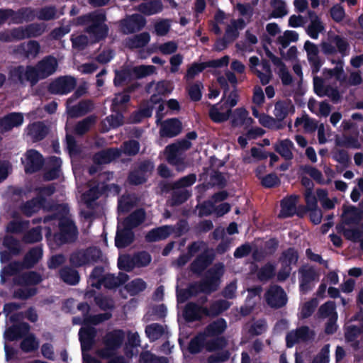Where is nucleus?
<instances>
[{
  "instance_id": "1",
  "label": "nucleus",
  "mask_w": 363,
  "mask_h": 363,
  "mask_svg": "<svg viewBox=\"0 0 363 363\" xmlns=\"http://www.w3.org/2000/svg\"><path fill=\"white\" fill-rule=\"evenodd\" d=\"M106 21V16L102 10L79 16L75 19L76 25L86 26L84 31L95 43L104 40L108 36L109 29Z\"/></svg>"
},
{
  "instance_id": "2",
  "label": "nucleus",
  "mask_w": 363,
  "mask_h": 363,
  "mask_svg": "<svg viewBox=\"0 0 363 363\" xmlns=\"http://www.w3.org/2000/svg\"><path fill=\"white\" fill-rule=\"evenodd\" d=\"M224 273V265L223 263H217L213 267L207 270L204 279L199 281L191 283L187 289L189 295L197 296L200 293L211 294L218 290L220 285V277Z\"/></svg>"
},
{
  "instance_id": "3",
  "label": "nucleus",
  "mask_w": 363,
  "mask_h": 363,
  "mask_svg": "<svg viewBox=\"0 0 363 363\" xmlns=\"http://www.w3.org/2000/svg\"><path fill=\"white\" fill-rule=\"evenodd\" d=\"M102 251L97 247H89L79 249L72 252L69 257V262L73 267H82L97 263L101 260Z\"/></svg>"
},
{
  "instance_id": "4",
  "label": "nucleus",
  "mask_w": 363,
  "mask_h": 363,
  "mask_svg": "<svg viewBox=\"0 0 363 363\" xmlns=\"http://www.w3.org/2000/svg\"><path fill=\"white\" fill-rule=\"evenodd\" d=\"M108 180H109V172H104L89 181L90 188L83 194L84 202L88 207L108 191V186L106 184Z\"/></svg>"
},
{
  "instance_id": "5",
  "label": "nucleus",
  "mask_w": 363,
  "mask_h": 363,
  "mask_svg": "<svg viewBox=\"0 0 363 363\" xmlns=\"http://www.w3.org/2000/svg\"><path fill=\"white\" fill-rule=\"evenodd\" d=\"M59 232L55 233L53 239L59 245L74 242L78 230L74 222L66 216H61L58 221Z\"/></svg>"
},
{
  "instance_id": "6",
  "label": "nucleus",
  "mask_w": 363,
  "mask_h": 363,
  "mask_svg": "<svg viewBox=\"0 0 363 363\" xmlns=\"http://www.w3.org/2000/svg\"><path fill=\"white\" fill-rule=\"evenodd\" d=\"M124 337L125 334L123 330L108 332L104 337V347L99 350V356L103 359L111 358L114 352L121 347Z\"/></svg>"
},
{
  "instance_id": "7",
  "label": "nucleus",
  "mask_w": 363,
  "mask_h": 363,
  "mask_svg": "<svg viewBox=\"0 0 363 363\" xmlns=\"http://www.w3.org/2000/svg\"><path fill=\"white\" fill-rule=\"evenodd\" d=\"M33 65H18L9 71V80L13 84L25 86L28 82L33 86L36 84L34 78L35 72Z\"/></svg>"
},
{
  "instance_id": "8",
  "label": "nucleus",
  "mask_w": 363,
  "mask_h": 363,
  "mask_svg": "<svg viewBox=\"0 0 363 363\" xmlns=\"http://www.w3.org/2000/svg\"><path fill=\"white\" fill-rule=\"evenodd\" d=\"M57 60L52 55H47L38 61L35 66H33L35 83L52 75L57 70Z\"/></svg>"
},
{
  "instance_id": "9",
  "label": "nucleus",
  "mask_w": 363,
  "mask_h": 363,
  "mask_svg": "<svg viewBox=\"0 0 363 363\" xmlns=\"http://www.w3.org/2000/svg\"><path fill=\"white\" fill-rule=\"evenodd\" d=\"M77 86V80L72 76H61L51 82L48 91L51 94L66 95L72 91Z\"/></svg>"
},
{
  "instance_id": "10",
  "label": "nucleus",
  "mask_w": 363,
  "mask_h": 363,
  "mask_svg": "<svg viewBox=\"0 0 363 363\" xmlns=\"http://www.w3.org/2000/svg\"><path fill=\"white\" fill-rule=\"evenodd\" d=\"M265 301L272 308L279 309L287 303V296L284 289L279 285H272L264 294Z\"/></svg>"
},
{
  "instance_id": "11",
  "label": "nucleus",
  "mask_w": 363,
  "mask_h": 363,
  "mask_svg": "<svg viewBox=\"0 0 363 363\" xmlns=\"http://www.w3.org/2000/svg\"><path fill=\"white\" fill-rule=\"evenodd\" d=\"M216 254L211 248L206 247L189 265L190 271L196 275H201L214 261Z\"/></svg>"
},
{
  "instance_id": "12",
  "label": "nucleus",
  "mask_w": 363,
  "mask_h": 363,
  "mask_svg": "<svg viewBox=\"0 0 363 363\" xmlns=\"http://www.w3.org/2000/svg\"><path fill=\"white\" fill-rule=\"evenodd\" d=\"M46 29V25L43 23H33L26 26L14 28V36L18 40L38 38L42 35Z\"/></svg>"
},
{
  "instance_id": "13",
  "label": "nucleus",
  "mask_w": 363,
  "mask_h": 363,
  "mask_svg": "<svg viewBox=\"0 0 363 363\" xmlns=\"http://www.w3.org/2000/svg\"><path fill=\"white\" fill-rule=\"evenodd\" d=\"M145 24L146 20L142 15L134 13L120 21V29L124 34H131L141 30Z\"/></svg>"
},
{
  "instance_id": "14",
  "label": "nucleus",
  "mask_w": 363,
  "mask_h": 363,
  "mask_svg": "<svg viewBox=\"0 0 363 363\" xmlns=\"http://www.w3.org/2000/svg\"><path fill=\"white\" fill-rule=\"evenodd\" d=\"M313 333L309 327L303 325L296 330H291L286 335V345L288 348L293 347L299 342H307L311 339Z\"/></svg>"
},
{
  "instance_id": "15",
  "label": "nucleus",
  "mask_w": 363,
  "mask_h": 363,
  "mask_svg": "<svg viewBox=\"0 0 363 363\" xmlns=\"http://www.w3.org/2000/svg\"><path fill=\"white\" fill-rule=\"evenodd\" d=\"M23 163L25 172L30 174L38 172L42 169L44 159L38 151L30 149L26 152V161Z\"/></svg>"
},
{
  "instance_id": "16",
  "label": "nucleus",
  "mask_w": 363,
  "mask_h": 363,
  "mask_svg": "<svg viewBox=\"0 0 363 363\" xmlns=\"http://www.w3.org/2000/svg\"><path fill=\"white\" fill-rule=\"evenodd\" d=\"M304 49L307 54V59L311 65V72L313 74H316L324 62L318 55V47L315 43L306 40L304 43Z\"/></svg>"
},
{
  "instance_id": "17",
  "label": "nucleus",
  "mask_w": 363,
  "mask_h": 363,
  "mask_svg": "<svg viewBox=\"0 0 363 363\" xmlns=\"http://www.w3.org/2000/svg\"><path fill=\"white\" fill-rule=\"evenodd\" d=\"M23 121V115L20 112H11L0 117V133L4 134L21 126Z\"/></svg>"
},
{
  "instance_id": "18",
  "label": "nucleus",
  "mask_w": 363,
  "mask_h": 363,
  "mask_svg": "<svg viewBox=\"0 0 363 363\" xmlns=\"http://www.w3.org/2000/svg\"><path fill=\"white\" fill-rule=\"evenodd\" d=\"M231 113V108L225 104V100L222 98L219 103L211 106L208 114L214 123H220L228 121Z\"/></svg>"
},
{
  "instance_id": "19",
  "label": "nucleus",
  "mask_w": 363,
  "mask_h": 363,
  "mask_svg": "<svg viewBox=\"0 0 363 363\" xmlns=\"http://www.w3.org/2000/svg\"><path fill=\"white\" fill-rule=\"evenodd\" d=\"M182 130V123L177 118H172L164 120L160 129V135L162 138H172L177 136Z\"/></svg>"
},
{
  "instance_id": "20",
  "label": "nucleus",
  "mask_w": 363,
  "mask_h": 363,
  "mask_svg": "<svg viewBox=\"0 0 363 363\" xmlns=\"http://www.w3.org/2000/svg\"><path fill=\"white\" fill-rule=\"evenodd\" d=\"M30 326L26 322H21L9 327L5 333L4 337L6 340L12 342L23 338L30 332Z\"/></svg>"
},
{
  "instance_id": "21",
  "label": "nucleus",
  "mask_w": 363,
  "mask_h": 363,
  "mask_svg": "<svg viewBox=\"0 0 363 363\" xmlns=\"http://www.w3.org/2000/svg\"><path fill=\"white\" fill-rule=\"evenodd\" d=\"M86 325V327L81 328L79 331V340L82 351H89L91 350L96 336V328L89 325Z\"/></svg>"
},
{
  "instance_id": "22",
  "label": "nucleus",
  "mask_w": 363,
  "mask_h": 363,
  "mask_svg": "<svg viewBox=\"0 0 363 363\" xmlns=\"http://www.w3.org/2000/svg\"><path fill=\"white\" fill-rule=\"evenodd\" d=\"M295 113V106L290 99L279 100L274 104V115L279 123H284V120Z\"/></svg>"
},
{
  "instance_id": "23",
  "label": "nucleus",
  "mask_w": 363,
  "mask_h": 363,
  "mask_svg": "<svg viewBox=\"0 0 363 363\" xmlns=\"http://www.w3.org/2000/svg\"><path fill=\"white\" fill-rule=\"evenodd\" d=\"M207 307L198 305L194 302L188 303L184 309V318L188 323L201 320L202 315L206 316Z\"/></svg>"
},
{
  "instance_id": "24",
  "label": "nucleus",
  "mask_w": 363,
  "mask_h": 363,
  "mask_svg": "<svg viewBox=\"0 0 363 363\" xmlns=\"http://www.w3.org/2000/svg\"><path fill=\"white\" fill-rule=\"evenodd\" d=\"M121 152L118 148H108L97 152L93 157L94 163L96 164H106L120 157Z\"/></svg>"
},
{
  "instance_id": "25",
  "label": "nucleus",
  "mask_w": 363,
  "mask_h": 363,
  "mask_svg": "<svg viewBox=\"0 0 363 363\" xmlns=\"http://www.w3.org/2000/svg\"><path fill=\"white\" fill-rule=\"evenodd\" d=\"M46 199L42 196H37L27 201L21 206V213L26 217H30L37 213L44 206Z\"/></svg>"
},
{
  "instance_id": "26",
  "label": "nucleus",
  "mask_w": 363,
  "mask_h": 363,
  "mask_svg": "<svg viewBox=\"0 0 363 363\" xmlns=\"http://www.w3.org/2000/svg\"><path fill=\"white\" fill-rule=\"evenodd\" d=\"M42 281L43 278L41 274L35 271L23 272L13 279V283L18 286L38 285Z\"/></svg>"
},
{
  "instance_id": "27",
  "label": "nucleus",
  "mask_w": 363,
  "mask_h": 363,
  "mask_svg": "<svg viewBox=\"0 0 363 363\" xmlns=\"http://www.w3.org/2000/svg\"><path fill=\"white\" fill-rule=\"evenodd\" d=\"M172 234L170 225H162L150 230L145 235V240L148 242H154L167 239Z\"/></svg>"
},
{
  "instance_id": "28",
  "label": "nucleus",
  "mask_w": 363,
  "mask_h": 363,
  "mask_svg": "<svg viewBox=\"0 0 363 363\" xmlns=\"http://www.w3.org/2000/svg\"><path fill=\"white\" fill-rule=\"evenodd\" d=\"M135 240L133 230H128L118 227L115 237V245L118 249H122L130 245Z\"/></svg>"
},
{
  "instance_id": "29",
  "label": "nucleus",
  "mask_w": 363,
  "mask_h": 363,
  "mask_svg": "<svg viewBox=\"0 0 363 363\" xmlns=\"http://www.w3.org/2000/svg\"><path fill=\"white\" fill-rule=\"evenodd\" d=\"M60 279L70 286L77 285L80 281L79 272L72 266H64L59 271Z\"/></svg>"
},
{
  "instance_id": "30",
  "label": "nucleus",
  "mask_w": 363,
  "mask_h": 363,
  "mask_svg": "<svg viewBox=\"0 0 363 363\" xmlns=\"http://www.w3.org/2000/svg\"><path fill=\"white\" fill-rule=\"evenodd\" d=\"M43 251L41 247L35 246L30 249L24 255L23 265L26 269L33 268L42 259Z\"/></svg>"
},
{
  "instance_id": "31",
  "label": "nucleus",
  "mask_w": 363,
  "mask_h": 363,
  "mask_svg": "<svg viewBox=\"0 0 363 363\" xmlns=\"http://www.w3.org/2000/svg\"><path fill=\"white\" fill-rule=\"evenodd\" d=\"M27 128L28 134L35 142L43 140L48 134V128L42 121L29 124Z\"/></svg>"
},
{
  "instance_id": "32",
  "label": "nucleus",
  "mask_w": 363,
  "mask_h": 363,
  "mask_svg": "<svg viewBox=\"0 0 363 363\" xmlns=\"http://www.w3.org/2000/svg\"><path fill=\"white\" fill-rule=\"evenodd\" d=\"M298 196L291 195L281 201V213L284 218H290L295 215Z\"/></svg>"
},
{
  "instance_id": "33",
  "label": "nucleus",
  "mask_w": 363,
  "mask_h": 363,
  "mask_svg": "<svg viewBox=\"0 0 363 363\" xmlns=\"http://www.w3.org/2000/svg\"><path fill=\"white\" fill-rule=\"evenodd\" d=\"M163 9V4L160 0H151L141 3L138 6L137 10L145 16H151L160 13Z\"/></svg>"
},
{
  "instance_id": "34",
  "label": "nucleus",
  "mask_w": 363,
  "mask_h": 363,
  "mask_svg": "<svg viewBox=\"0 0 363 363\" xmlns=\"http://www.w3.org/2000/svg\"><path fill=\"white\" fill-rule=\"evenodd\" d=\"M226 328V320L223 318H219L218 319L209 323L206 327L204 333L206 334V336L207 335L209 337H218L220 335L224 333Z\"/></svg>"
},
{
  "instance_id": "35",
  "label": "nucleus",
  "mask_w": 363,
  "mask_h": 363,
  "mask_svg": "<svg viewBox=\"0 0 363 363\" xmlns=\"http://www.w3.org/2000/svg\"><path fill=\"white\" fill-rule=\"evenodd\" d=\"M92 109V103L89 100H83L69 108L68 114L71 118L85 116Z\"/></svg>"
},
{
  "instance_id": "36",
  "label": "nucleus",
  "mask_w": 363,
  "mask_h": 363,
  "mask_svg": "<svg viewBox=\"0 0 363 363\" xmlns=\"http://www.w3.org/2000/svg\"><path fill=\"white\" fill-rule=\"evenodd\" d=\"M39 348V340L34 333H28L20 343V349L24 353L35 352Z\"/></svg>"
},
{
  "instance_id": "37",
  "label": "nucleus",
  "mask_w": 363,
  "mask_h": 363,
  "mask_svg": "<svg viewBox=\"0 0 363 363\" xmlns=\"http://www.w3.org/2000/svg\"><path fill=\"white\" fill-rule=\"evenodd\" d=\"M298 258V250L294 247H290L281 253L279 261L281 264L291 267L297 264Z\"/></svg>"
},
{
  "instance_id": "38",
  "label": "nucleus",
  "mask_w": 363,
  "mask_h": 363,
  "mask_svg": "<svg viewBox=\"0 0 363 363\" xmlns=\"http://www.w3.org/2000/svg\"><path fill=\"white\" fill-rule=\"evenodd\" d=\"M335 144L337 147L361 149L362 145L358 138L352 135H342L341 137L337 135L335 140Z\"/></svg>"
},
{
  "instance_id": "39",
  "label": "nucleus",
  "mask_w": 363,
  "mask_h": 363,
  "mask_svg": "<svg viewBox=\"0 0 363 363\" xmlns=\"http://www.w3.org/2000/svg\"><path fill=\"white\" fill-rule=\"evenodd\" d=\"M206 334L200 333L194 336L189 342L188 351L191 354H196L206 349Z\"/></svg>"
},
{
  "instance_id": "40",
  "label": "nucleus",
  "mask_w": 363,
  "mask_h": 363,
  "mask_svg": "<svg viewBox=\"0 0 363 363\" xmlns=\"http://www.w3.org/2000/svg\"><path fill=\"white\" fill-rule=\"evenodd\" d=\"M230 306V303L226 300L220 299L213 301L207 308L206 316L216 317L227 311Z\"/></svg>"
},
{
  "instance_id": "41",
  "label": "nucleus",
  "mask_w": 363,
  "mask_h": 363,
  "mask_svg": "<svg viewBox=\"0 0 363 363\" xmlns=\"http://www.w3.org/2000/svg\"><path fill=\"white\" fill-rule=\"evenodd\" d=\"M152 106L140 107L138 110L135 111L131 113L130 119L133 123H140L145 118H148L152 116Z\"/></svg>"
},
{
  "instance_id": "42",
  "label": "nucleus",
  "mask_w": 363,
  "mask_h": 363,
  "mask_svg": "<svg viewBox=\"0 0 363 363\" xmlns=\"http://www.w3.org/2000/svg\"><path fill=\"white\" fill-rule=\"evenodd\" d=\"M145 332L149 340L153 342L163 336L164 328L160 323H152L145 327Z\"/></svg>"
},
{
  "instance_id": "43",
  "label": "nucleus",
  "mask_w": 363,
  "mask_h": 363,
  "mask_svg": "<svg viewBox=\"0 0 363 363\" xmlns=\"http://www.w3.org/2000/svg\"><path fill=\"white\" fill-rule=\"evenodd\" d=\"M91 286L96 289H100L101 286L108 289H113L118 287V284L117 283L116 277L114 274H108L104 276L103 279L99 281H92Z\"/></svg>"
},
{
  "instance_id": "44",
  "label": "nucleus",
  "mask_w": 363,
  "mask_h": 363,
  "mask_svg": "<svg viewBox=\"0 0 363 363\" xmlns=\"http://www.w3.org/2000/svg\"><path fill=\"white\" fill-rule=\"evenodd\" d=\"M50 162L52 163V167L50 168L44 175L45 179L48 181H52L59 178L62 164L61 159L55 156L51 157Z\"/></svg>"
},
{
  "instance_id": "45",
  "label": "nucleus",
  "mask_w": 363,
  "mask_h": 363,
  "mask_svg": "<svg viewBox=\"0 0 363 363\" xmlns=\"http://www.w3.org/2000/svg\"><path fill=\"white\" fill-rule=\"evenodd\" d=\"M150 40V35L147 32H143L130 38L128 45L130 48H141L145 47Z\"/></svg>"
},
{
  "instance_id": "46",
  "label": "nucleus",
  "mask_w": 363,
  "mask_h": 363,
  "mask_svg": "<svg viewBox=\"0 0 363 363\" xmlns=\"http://www.w3.org/2000/svg\"><path fill=\"white\" fill-rule=\"evenodd\" d=\"M96 122L95 116H89L83 120L77 122L74 127V133L78 135H83L86 133L91 128V127Z\"/></svg>"
},
{
  "instance_id": "47",
  "label": "nucleus",
  "mask_w": 363,
  "mask_h": 363,
  "mask_svg": "<svg viewBox=\"0 0 363 363\" xmlns=\"http://www.w3.org/2000/svg\"><path fill=\"white\" fill-rule=\"evenodd\" d=\"M167 153V159L169 164L173 165H182L184 162V160L179 155L177 147L175 144H170L166 147Z\"/></svg>"
},
{
  "instance_id": "48",
  "label": "nucleus",
  "mask_w": 363,
  "mask_h": 363,
  "mask_svg": "<svg viewBox=\"0 0 363 363\" xmlns=\"http://www.w3.org/2000/svg\"><path fill=\"white\" fill-rule=\"evenodd\" d=\"M276 265L267 262L263 265L257 272V278L261 281H267L275 276Z\"/></svg>"
},
{
  "instance_id": "49",
  "label": "nucleus",
  "mask_w": 363,
  "mask_h": 363,
  "mask_svg": "<svg viewBox=\"0 0 363 363\" xmlns=\"http://www.w3.org/2000/svg\"><path fill=\"white\" fill-rule=\"evenodd\" d=\"M191 196V191L186 189H174L172 192L171 205L178 206L186 202Z\"/></svg>"
},
{
  "instance_id": "50",
  "label": "nucleus",
  "mask_w": 363,
  "mask_h": 363,
  "mask_svg": "<svg viewBox=\"0 0 363 363\" xmlns=\"http://www.w3.org/2000/svg\"><path fill=\"white\" fill-rule=\"evenodd\" d=\"M259 122L262 126L269 129L281 130L285 126L284 123H279L275 117L265 113L260 115Z\"/></svg>"
},
{
  "instance_id": "51",
  "label": "nucleus",
  "mask_w": 363,
  "mask_h": 363,
  "mask_svg": "<svg viewBox=\"0 0 363 363\" xmlns=\"http://www.w3.org/2000/svg\"><path fill=\"white\" fill-rule=\"evenodd\" d=\"M294 147V143L289 139L281 140L279 146L275 147V150L286 160H291L293 153L291 149Z\"/></svg>"
},
{
  "instance_id": "52",
  "label": "nucleus",
  "mask_w": 363,
  "mask_h": 363,
  "mask_svg": "<svg viewBox=\"0 0 363 363\" xmlns=\"http://www.w3.org/2000/svg\"><path fill=\"white\" fill-rule=\"evenodd\" d=\"M228 345L227 340L223 336H218L213 339L206 340V350L209 352L220 351Z\"/></svg>"
},
{
  "instance_id": "53",
  "label": "nucleus",
  "mask_w": 363,
  "mask_h": 363,
  "mask_svg": "<svg viewBox=\"0 0 363 363\" xmlns=\"http://www.w3.org/2000/svg\"><path fill=\"white\" fill-rule=\"evenodd\" d=\"M337 232H342L344 237L352 242H357L360 240L363 232L358 228H345L342 225H337Z\"/></svg>"
},
{
  "instance_id": "54",
  "label": "nucleus",
  "mask_w": 363,
  "mask_h": 363,
  "mask_svg": "<svg viewBox=\"0 0 363 363\" xmlns=\"http://www.w3.org/2000/svg\"><path fill=\"white\" fill-rule=\"evenodd\" d=\"M208 67L207 62H193L188 67L184 76V79L188 82L195 78L196 75L202 72L206 68Z\"/></svg>"
},
{
  "instance_id": "55",
  "label": "nucleus",
  "mask_w": 363,
  "mask_h": 363,
  "mask_svg": "<svg viewBox=\"0 0 363 363\" xmlns=\"http://www.w3.org/2000/svg\"><path fill=\"white\" fill-rule=\"evenodd\" d=\"M147 287L146 282L140 278H137L128 283L125 288L131 295L135 296L143 291Z\"/></svg>"
},
{
  "instance_id": "56",
  "label": "nucleus",
  "mask_w": 363,
  "mask_h": 363,
  "mask_svg": "<svg viewBox=\"0 0 363 363\" xmlns=\"http://www.w3.org/2000/svg\"><path fill=\"white\" fill-rule=\"evenodd\" d=\"M156 67L154 65H139L133 68L132 72L136 79H140L155 73Z\"/></svg>"
},
{
  "instance_id": "57",
  "label": "nucleus",
  "mask_w": 363,
  "mask_h": 363,
  "mask_svg": "<svg viewBox=\"0 0 363 363\" xmlns=\"http://www.w3.org/2000/svg\"><path fill=\"white\" fill-rule=\"evenodd\" d=\"M132 69L125 68L121 70L115 71V77L113 79V84L116 86H121L127 80L132 78Z\"/></svg>"
},
{
  "instance_id": "58",
  "label": "nucleus",
  "mask_w": 363,
  "mask_h": 363,
  "mask_svg": "<svg viewBox=\"0 0 363 363\" xmlns=\"http://www.w3.org/2000/svg\"><path fill=\"white\" fill-rule=\"evenodd\" d=\"M261 185L266 189L277 187L281 184V180L275 173H269L260 179Z\"/></svg>"
},
{
  "instance_id": "59",
  "label": "nucleus",
  "mask_w": 363,
  "mask_h": 363,
  "mask_svg": "<svg viewBox=\"0 0 363 363\" xmlns=\"http://www.w3.org/2000/svg\"><path fill=\"white\" fill-rule=\"evenodd\" d=\"M140 147L139 142L135 140L125 141L121 146L123 153L128 156L136 155L140 151Z\"/></svg>"
},
{
  "instance_id": "60",
  "label": "nucleus",
  "mask_w": 363,
  "mask_h": 363,
  "mask_svg": "<svg viewBox=\"0 0 363 363\" xmlns=\"http://www.w3.org/2000/svg\"><path fill=\"white\" fill-rule=\"evenodd\" d=\"M203 87V84L200 81H196L188 87V94L191 101H199L201 99Z\"/></svg>"
},
{
  "instance_id": "61",
  "label": "nucleus",
  "mask_w": 363,
  "mask_h": 363,
  "mask_svg": "<svg viewBox=\"0 0 363 363\" xmlns=\"http://www.w3.org/2000/svg\"><path fill=\"white\" fill-rule=\"evenodd\" d=\"M112 315L111 313H99L96 315H90L84 320V325H97L106 320H109Z\"/></svg>"
},
{
  "instance_id": "62",
  "label": "nucleus",
  "mask_w": 363,
  "mask_h": 363,
  "mask_svg": "<svg viewBox=\"0 0 363 363\" xmlns=\"http://www.w3.org/2000/svg\"><path fill=\"white\" fill-rule=\"evenodd\" d=\"M361 335H363V323L359 327L354 325H349L345 331V337L348 342L354 341Z\"/></svg>"
},
{
  "instance_id": "63",
  "label": "nucleus",
  "mask_w": 363,
  "mask_h": 363,
  "mask_svg": "<svg viewBox=\"0 0 363 363\" xmlns=\"http://www.w3.org/2000/svg\"><path fill=\"white\" fill-rule=\"evenodd\" d=\"M335 303L333 301H328L321 305L318 311L319 318H328L335 315Z\"/></svg>"
},
{
  "instance_id": "64",
  "label": "nucleus",
  "mask_w": 363,
  "mask_h": 363,
  "mask_svg": "<svg viewBox=\"0 0 363 363\" xmlns=\"http://www.w3.org/2000/svg\"><path fill=\"white\" fill-rule=\"evenodd\" d=\"M42 238L40 228L35 227L31 228L23 235V240L26 243L33 244L40 241Z\"/></svg>"
}]
</instances>
